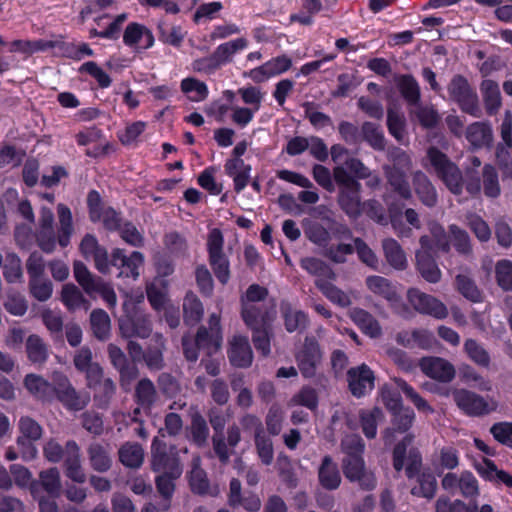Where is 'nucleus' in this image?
I'll use <instances>...</instances> for the list:
<instances>
[{"instance_id": "nucleus-1", "label": "nucleus", "mask_w": 512, "mask_h": 512, "mask_svg": "<svg viewBox=\"0 0 512 512\" xmlns=\"http://www.w3.org/2000/svg\"><path fill=\"white\" fill-rule=\"evenodd\" d=\"M414 435L406 434L393 448L392 460L393 467L400 472L405 467V475L411 480L416 478L417 485L411 488V494L416 497L431 500L437 492V479L432 470L427 467L422 469L423 459L418 448H410L408 455V446L413 442Z\"/></svg>"}, {"instance_id": "nucleus-2", "label": "nucleus", "mask_w": 512, "mask_h": 512, "mask_svg": "<svg viewBox=\"0 0 512 512\" xmlns=\"http://www.w3.org/2000/svg\"><path fill=\"white\" fill-rule=\"evenodd\" d=\"M427 159L436 176L454 195H461L464 188L463 173L456 163L436 146H430L426 152Z\"/></svg>"}, {"instance_id": "nucleus-3", "label": "nucleus", "mask_w": 512, "mask_h": 512, "mask_svg": "<svg viewBox=\"0 0 512 512\" xmlns=\"http://www.w3.org/2000/svg\"><path fill=\"white\" fill-rule=\"evenodd\" d=\"M333 176L339 187L338 203L340 207L349 217H358L361 214L359 182L341 166L334 168Z\"/></svg>"}, {"instance_id": "nucleus-4", "label": "nucleus", "mask_w": 512, "mask_h": 512, "mask_svg": "<svg viewBox=\"0 0 512 512\" xmlns=\"http://www.w3.org/2000/svg\"><path fill=\"white\" fill-rule=\"evenodd\" d=\"M447 90L451 100L458 105L462 112L475 118L482 116L477 92L466 77L461 74L454 75L448 84Z\"/></svg>"}, {"instance_id": "nucleus-5", "label": "nucleus", "mask_w": 512, "mask_h": 512, "mask_svg": "<svg viewBox=\"0 0 512 512\" xmlns=\"http://www.w3.org/2000/svg\"><path fill=\"white\" fill-rule=\"evenodd\" d=\"M73 273L78 284L88 295L99 294L110 308L116 306L117 297L113 288L101 277L91 273L83 262H74Z\"/></svg>"}, {"instance_id": "nucleus-6", "label": "nucleus", "mask_w": 512, "mask_h": 512, "mask_svg": "<svg viewBox=\"0 0 512 512\" xmlns=\"http://www.w3.org/2000/svg\"><path fill=\"white\" fill-rule=\"evenodd\" d=\"M54 50L53 55L58 57H71L75 52L73 44L66 43L63 35L54 36L51 40H14L11 43V51H19L28 56L37 53Z\"/></svg>"}, {"instance_id": "nucleus-7", "label": "nucleus", "mask_w": 512, "mask_h": 512, "mask_svg": "<svg viewBox=\"0 0 512 512\" xmlns=\"http://www.w3.org/2000/svg\"><path fill=\"white\" fill-rule=\"evenodd\" d=\"M54 396L69 411H81L90 402L87 392L78 391L69 378L61 373H53Z\"/></svg>"}, {"instance_id": "nucleus-8", "label": "nucleus", "mask_w": 512, "mask_h": 512, "mask_svg": "<svg viewBox=\"0 0 512 512\" xmlns=\"http://www.w3.org/2000/svg\"><path fill=\"white\" fill-rule=\"evenodd\" d=\"M386 410L390 413L391 428H386V438L390 430L406 433L415 421V412L409 406H404L402 397L386 389Z\"/></svg>"}, {"instance_id": "nucleus-9", "label": "nucleus", "mask_w": 512, "mask_h": 512, "mask_svg": "<svg viewBox=\"0 0 512 512\" xmlns=\"http://www.w3.org/2000/svg\"><path fill=\"white\" fill-rule=\"evenodd\" d=\"M224 239L222 232L214 228L210 231L207 240L209 263L217 279L226 284L230 278L229 261L223 253Z\"/></svg>"}, {"instance_id": "nucleus-10", "label": "nucleus", "mask_w": 512, "mask_h": 512, "mask_svg": "<svg viewBox=\"0 0 512 512\" xmlns=\"http://www.w3.org/2000/svg\"><path fill=\"white\" fill-rule=\"evenodd\" d=\"M452 396L457 407L469 417L488 415L497 407L495 402L490 404L483 396L467 389H456Z\"/></svg>"}, {"instance_id": "nucleus-11", "label": "nucleus", "mask_w": 512, "mask_h": 512, "mask_svg": "<svg viewBox=\"0 0 512 512\" xmlns=\"http://www.w3.org/2000/svg\"><path fill=\"white\" fill-rule=\"evenodd\" d=\"M107 353L111 365L119 373L120 387L124 391H129L132 383L140 375L139 368L136 364L131 363L124 351L114 343L108 344Z\"/></svg>"}, {"instance_id": "nucleus-12", "label": "nucleus", "mask_w": 512, "mask_h": 512, "mask_svg": "<svg viewBox=\"0 0 512 512\" xmlns=\"http://www.w3.org/2000/svg\"><path fill=\"white\" fill-rule=\"evenodd\" d=\"M409 303L420 314L435 319H445L448 316L446 305L436 297L426 294L417 288H410L407 292Z\"/></svg>"}, {"instance_id": "nucleus-13", "label": "nucleus", "mask_w": 512, "mask_h": 512, "mask_svg": "<svg viewBox=\"0 0 512 512\" xmlns=\"http://www.w3.org/2000/svg\"><path fill=\"white\" fill-rule=\"evenodd\" d=\"M73 365L78 372L84 373L89 388H96L100 384L104 371L102 366L94 361L92 350L83 346L75 351Z\"/></svg>"}, {"instance_id": "nucleus-14", "label": "nucleus", "mask_w": 512, "mask_h": 512, "mask_svg": "<svg viewBox=\"0 0 512 512\" xmlns=\"http://www.w3.org/2000/svg\"><path fill=\"white\" fill-rule=\"evenodd\" d=\"M175 448L171 447L170 452L166 450V444L155 437L152 443V463L151 468L156 473H170L172 476L182 474V466L177 457L173 454Z\"/></svg>"}, {"instance_id": "nucleus-15", "label": "nucleus", "mask_w": 512, "mask_h": 512, "mask_svg": "<svg viewBox=\"0 0 512 512\" xmlns=\"http://www.w3.org/2000/svg\"><path fill=\"white\" fill-rule=\"evenodd\" d=\"M119 330L121 336L125 339H131L133 337L146 339L152 334L153 326L147 314L134 309L127 314L125 320L120 322Z\"/></svg>"}, {"instance_id": "nucleus-16", "label": "nucleus", "mask_w": 512, "mask_h": 512, "mask_svg": "<svg viewBox=\"0 0 512 512\" xmlns=\"http://www.w3.org/2000/svg\"><path fill=\"white\" fill-rule=\"evenodd\" d=\"M301 374L305 378L316 376L317 368L322 361V352L314 338L306 337L302 349L296 355Z\"/></svg>"}, {"instance_id": "nucleus-17", "label": "nucleus", "mask_w": 512, "mask_h": 512, "mask_svg": "<svg viewBox=\"0 0 512 512\" xmlns=\"http://www.w3.org/2000/svg\"><path fill=\"white\" fill-rule=\"evenodd\" d=\"M341 466L346 479L357 482L362 489L372 490L376 486V478L366 469L363 457H344Z\"/></svg>"}, {"instance_id": "nucleus-18", "label": "nucleus", "mask_w": 512, "mask_h": 512, "mask_svg": "<svg viewBox=\"0 0 512 512\" xmlns=\"http://www.w3.org/2000/svg\"><path fill=\"white\" fill-rule=\"evenodd\" d=\"M419 367L427 377L442 383L451 382L456 375L454 365L441 357H422L419 361Z\"/></svg>"}, {"instance_id": "nucleus-19", "label": "nucleus", "mask_w": 512, "mask_h": 512, "mask_svg": "<svg viewBox=\"0 0 512 512\" xmlns=\"http://www.w3.org/2000/svg\"><path fill=\"white\" fill-rule=\"evenodd\" d=\"M347 382L351 394L354 397L360 398L372 391L375 384V376L366 364H361L347 371Z\"/></svg>"}, {"instance_id": "nucleus-20", "label": "nucleus", "mask_w": 512, "mask_h": 512, "mask_svg": "<svg viewBox=\"0 0 512 512\" xmlns=\"http://www.w3.org/2000/svg\"><path fill=\"white\" fill-rule=\"evenodd\" d=\"M241 317L250 330H255V328L272 326L276 317V310L274 306L268 304L248 305L241 307Z\"/></svg>"}, {"instance_id": "nucleus-21", "label": "nucleus", "mask_w": 512, "mask_h": 512, "mask_svg": "<svg viewBox=\"0 0 512 512\" xmlns=\"http://www.w3.org/2000/svg\"><path fill=\"white\" fill-rule=\"evenodd\" d=\"M63 468L66 477L73 482L83 484L86 481V474L81 462V450L74 440H68L66 442V455L63 458Z\"/></svg>"}, {"instance_id": "nucleus-22", "label": "nucleus", "mask_w": 512, "mask_h": 512, "mask_svg": "<svg viewBox=\"0 0 512 512\" xmlns=\"http://www.w3.org/2000/svg\"><path fill=\"white\" fill-rule=\"evenodd\" d=\"M144 257L142 253L134 251L130 256H126L122 249H114L111 254L112 266L120 270L119 276L132 277L136 279L139 276V268L143 265Z\"/></svg>"}, {"instance_id": "nucleus-23", "label": "nucleus", "mask_w": 512, "mask_h": 512, "mask_svg": "<svg viewBox=\"0 0 512 512\" xmlns=\"http://www.w3.org/2000/svg\"><path fill=\"white\" fill-rule=\"evenodd\" d=\"M228 358L235 367L247 368L252 364L253 352L246 336L232 337L229 342Z\"/></svg>"}, {"instance_id": "nucleus-24", "label": "nucleus", "mask_w": 512, "mask_h": 512, "mask_svg": "<svg viewBox=\"0 0 512 512\" xmlns=\"http://www.w3.org/2000/svg\"><path fill=\"white\" fill-rule=\"evenodd\" d=\"M189 484L192 492L198 495H210L212 497H217L220 494V489L217 485L210 487L207 474L201 468L200 456H195L192 459Z\"/></svg>"}, {"instance_id": "nucleus-25", "label": "nucleus", "mask_w": 512, "mask_h": 512, "mask_svg": "<svg viewBox=\"0 0 512 512\" xmlns=\"http://www.w3.org/2000/svg\"><path fill=\"white\" fill-rule=\"evenodd\" d=\"M166 350V340L164 336L156 332L153 334L151 344L144 352L143 362L151 371H160L165 366L164 352Z\"/></svg>"}, {"instance_id": "nucleus-26", "label": "nucleus", "mask_w": 512, "mask_h": 512, "mask_svg": "<svg viewBox=\"0 0 512 512\" xmlns=\"http://www.w3.org/2000/svg\"><path fill=\"white\" fill-rule=\"evenodd\" d=\"M318 481L325 490L329 491L338 489L342 482L338 465L330 455H325L322 458L318 467Z\"/></svg>"}, {"instance_id": "nucleus-27", "label": "nucleus", "mask_w": 512, "mask_h": 512, "mask_svg": "<svg viewBox=\"0 0 512 512\" xmlns=\"http://www.w3.org/2000/svg\"><path fill=\"white\" fill-rule=\"evenodd\" d=\"M86 452L89 465L94 471L105 473L111 469L113 460L108 445L92 442L88 445Z\"/></svg>"}, {"instance_id": "nucleus-28", "label": "nucleus", "mask_w": 512, "mask_h": 512, "mask_svg": "<svg viewBox=\"0 0 512 512\" xmlns=\"http://www.w3.org/2000/svg\"><path fill=\"white\" fill-rule=\"evenodd\" d=\"M159 400L155 384L147 377L141 378L135 385L134 401L144 411H150Z\"/></svg>"}, {"instance_id": "nucleus-29", "label": "nucleus", "mask_w": 512, "mask_h": 512, "mask_svg": "<svg viewBox=\"0 0 512 512\" xmlns=\"http://www.w3.org/2000/svg\"><path fill=\"white\" fill-rule=\"evenodd\" d=\"M23 384L28 392L37 400L51 402L54 398V383L48 382L40 375H26Z\"/></svg>"}, {"instance_id": "nucleus-30", "label": "nucleus", "mask_w": 512, "mask_h": 512, "mask_svg": "<svg viewBox=\"0 0 512 512\" xmlns=\"http://www.w3.org/2000/svg\"><path fill=\"white\" fill-rule=\"evenodd\" d=\"M413 188L421 203L427 207H434L438 197L435 187L422 171H416L412 178Z\"/></svg>"}, {"instance_id": "nucleus-31", "label": "nucleus", "mask_w": 512, "mask_h": 512, "mask_svg": "<svg viewBox=\"0 0 512 512\" xmlns=\"http://www.w3.org/2000/svg\"><path fill=\"white\" fill-rule=\"evenodd\" d=\"M386 182L390 187L389 197L395 196L404 201L412 199V190L407 173L386 169Z\"/></svg>"}, {"instance_id": "nucleus-32", "label": "nucleus", "mask_w": 512, "mask_h": 512, "mask_svg": "<svg viewBox=\"0 0 512 512\" xmlns=\"http://www.w3.org/2000/svg\"><path fill=\"white\" fill-rule=\"evenodd\" d=\"M416 268L420 275L429 283H438L441 279L435 255L427 252H416Z\"/></svg>"}, {"instance_id": "nucleus-33", "label": "nucleus", "mask_w": 512, "mask_h": 512, "mask_svg": "<svg viewBox=\"0 0 512 512\" xmlns=\"http://www.w3.org/2000/svg\"><path fill=\"white\" fill-rule=\"evenodd\" d=\"M285 329L289 332L303 331L308 325L307 315L295 309L288 301H282L280 305Z\"/></svg>"}, {"instance_id": "nucleus-34", "label": "nucleus", "mask_w": 512, "mask_h": 512, "mask_svg": "<svg viewBox=\"0 0 512 512\" xmlns=\"http://www.w3.org/2000/svg\"><path fill=\"white\" fill-rule=\"evenodd\" d=\"M463 352L476 366L489 369L491 365L490 353L478 340L467 338L463 344Z\"/></svg>"}, {"instance_id": "nucleus-35", "label": "nucleus", "mask_w": 512, "mask_h": 512, "mask_svg": "<svg viewBox=\"0 0 512 512\" xmlns=\"http://www.w3.org/2000/svg\"><path fill=\"white\" fill-rule=\"evenodd\" d=\"M480 89L486 113L489 116L496 115L502 104L499 85L493 80L486 79L482 81Z\"/></svg>"}, {"instance_id": "nucleus-36", "label": "nucleus", "mask_w": 512, "mask_h": 512, "mask_svg": "<svg viewBox=\"0 0 512 512\" xmlns=\"http://www.w3.org/2000/svg\"><path fill=\"white\" fill-rule=\"evenodd\" d=\"M118 458L125 467L138 469L144 462V450L138 443L126 442L119 448Z\"/></svg>"}, {"instance_id": "nucleus-37", "label": "nucleus", "mask_w": 512, "mask_h": 512, "mask_svg": "<svg viewBox=\"0 0 512 512\" xmlns=\"http://www.w3.org/2000/svg\"><path fill=\"white\" fill-rule=\"evenodd\" d=\"M397 88L403 99L409 105H419L421 100V91L420 86L413 75H400L397 79Z\"/></svg>"}, {"instance_id": "nucleus-38", "label": "nucleus", "mask_w": 512, "mask_h": 512, "mask_svg": "<svg viewBox=\"0 0 512 512\" xmlns=\"http://www.w3.org/2000/svg\"><path fill=\"white\" fill-rule=\"evenodd\" d=\"M180 476L181 474H176L175 476H172L170 473H159L155 477L156 490L163 500V510H168L170 508L171 499L176 489L175 481Z\"/></svg>"}, {"instance_id": "nucleus-39", "label": "nucleus", "mask_w": 512, "mask_h": 512, "mask_svg": "<svg viewBox=\"0 0 512 512\" xmlns=\"http://www.w3.org/2000/svg\"><path fill=\"white\" fill-rule=\"evenodd\" d=\"M61 301L69 311H75L80 308L88 310L89 301L84 297L81 290L72 283L65 284L61 290Z\"/></svg>"}, {"instance_id": "nucleus-40", "label": "nucleus", "mask_w": 512, "mask_h": 512, "mask_svg": "<svg viewBox=\"0 0 512 512\" xmlns=\"http://www.w3.org/2000/svg\"><path fill=\"white\" fill-rule=\"evenodd\" d=\"M386 126L389 133L397 140L399 144H409V138L406 129V119L403 114H399L389 109L386 115Z\"/></svg>"}, {"instance_id": "nucleus-41", "label": "nucleus", "mask_w": 512, "mask_h": 512, "mask_svg": "<svg viewBox=\"0 0 512 512\" xmlns=\"http://www.w3.org/2000/svg\"><path fill=\"white\" fill-rule=\"evenodd\" d=\"M466 139L474 147L488 146L493 140L492 129L489 124L474 122L466 129Z\"/></svg>"}, {"instance_id": "nucleus-42", "label": "nucleus", "mask_w": 512, "mask_h": 512, "mask_svg": "<svg viewBox=\"0 0 512 512\" xmlns=\"http://www.w3.org/2000/svg\"><path fill=\"white\" fill-rule=\"evenodd\" d=\"M25 348L27 357L32 363L42 365L46 362L49 355V348L40 336L36 334L28 336L25 342Z\"/></svg>"}, {"instance_id": "nucleus-43", "label": "nucleus", "mask_w": 512, "mask_h": 512, "mask_svg": "<svg viewBox=\"0 0 512 512\" xmlns=\"http://www.w3.org/2000/svg\"><path fill=\"white\" fill-rule=\"evenodd\" d=\"M89 320L94 337L100 341L107 340L111 332V320L107 312L103 309H94Z\"/></svg>"}, {"instance_id": "nucleus-44", "label": "nucleus", "mask_w": 512, "mask_h": 512, "mask_svg": "<svg viewBox=\"0 0 512 512\" xmlns=\"http://www.w3.org/2000/svg\"><path fill=\"white\" fill-rule=\"evenodd\" d=\"M196 344L202 349H207V353L211 354L217 351L221 345L220 327L206 328L200 326L195 336Z\"/></svg>"}, {"instance_id": "nucleus-45", "label": "nucleus", "mask_w": 512, "mask_h": 512, "mask_svg": "<svg viewBox=\"0 0 512 512\" xmlns=\"http://www.w3.org/2000/svg\"><path fill=\"white\" fill-rule=\"evenodd\" d=\"M301 267L316 279L335 280L336 274L323 260L315 257H305L300 260Z\"/></svg>"}, {"instance_id": "nucleus-46", "label": "nucleus", "mask_w": 512, "mask_h": 512, "mask_svg": "<svg viewBox=\"0 0 512 512\" xmlns=\"http://www.w3.org/2000/svg\"><path fill=\"white\" fill-rule=\"evenodd\" d=\"M57 212L59 218L57 241L60 246L66 247L73 232L71 211L66 205L58 204Z\"/></svg>"}, {"instance_id": "nucleus-47", "label": "nucleus", "mask_w": 512, "mask_h": 512, "mask_svg": "<svg viewBox=\"0 0 512 512\" xmlns=\"http://www.w3.org/2000/svg\"><path fill=\"white\" fill-rule=\"evenodd\" d=\"M315 286L327 297L331 302L341 306L348 307L351 305V299L349 295L336 287L330 281L324 279H316Z\"/></svg>"}, {"instance_id": "nucleus-48", "label": "nucleus", "mask_w": 512, "mask_h": 512, "mask_svg": "<svg viewBox=\"0 0 512 512\" xmlns=\"http://www.w3.org/2000/svg\"><path fill=\"white\" fill-rule=\"evenodd\" d=\"M395 383L405 395L406 399L410 401L419 412L425 414L434 413L433 407L404 379L397 378L395 379Z\"/></svg>"}, {"instance_id": "nucleus-49", "label": "nucleus", "mask_w": 512, "mask_h": 512, "mask_svg": "<svg viewBox=\"0 0 512 512\" xmlns=\"http://www.w3.org/2000/svg\"><path fill=\"white\" fill-rule=\"evenodd\" d=\"M39 483L44 491L52 497L60 494L62 484L61 475L57 467H50L39 473Z\"/></svg>"}, {"instance_id": "nucleus-50", "label": "nucleus", "mask_w": 512, "mask_h": 512, "mask_svg": "<svg viewBox=\"0 0 512 512\" xmlns=\"http://www.w3.org/2000/svg\"><path fill=\"white\" fill-rule=\"evenodd\" d=\"M353 321L371 337L381 335V326L374 317L363 309H354L351 313Z\"/></svg>"}, {"instance_id": "nucleus-51", "label": "nucleus", "mask_w": 512, "mask_h": 512, "mask_svg": "<svg viewBox=\"0 0 512 512\" xmlns=\"http://www.w3.org/2000/svg\"><path fill=\"white\" fill-rule=\"evenodd\" d=\"M386 262L396 270L407 267V258L400 244L392 238H386Z\"/></svg>"}, {"instance_id": "nucleus-52", "label": "nucleus", "mask_w": 512, "mask_h": 512, "mask_svg": "<svg viewBox=\"0 0 512 512\" xmlns=\"http://www.w3.org/2000/svg\"><path fill=\"white\" fill-rule=\"evenodd\" d=\"M190 433L192 441L198 447H204L207 444L209 428L205 418L199 412L191 416Z\"/></svg>"}, {"instance_id": "nucleus-53", "label": "nucleus", "mask_w": 512, "mask_h": 512, "mask_svg": "<svg viewBox=\"0 0 512 512\" xmlns=\"http://www.w3.org/2000/svg\"><path fill=\"white\" fill-rule=\"evenodd\" d=\"M435 512H478V505L475 501L469 504L461 500H450V498L441 496L435 503Z\"/></svg>"}, {"instance_id": "nucleus-54", "label": "nucleus", "mask_w": 512, "mask_h": 512, "mask_svg": "<svg viewBox=\"0 0 512 512\" xmlns=\"http://www.w3.org/2000/svg\"><path fill=\"white\" fill-rule=\"evenodd\" d=\"M404 206V203L391 202L388 204L387 212L389 214L390 223L398 236L410 237L412 229L405 226L402 221Z\"/></svg>"}, {"instance_id": "nucleus-55", "label": "nucleus", "mask_w": 512, "mask_h": 512, "mask_svg": "<svg viewBox=\"0 0 512 512\" xmlns=\"http://www.w3.org/2000/svg\"><path fill=\"white\" fill-rule=\"evenodd\" d=\"M184 320L187 324L198 323L203 316L201 301L193 293H187L183 301Z\"/></svg>"}, {"instance_id": "nucleus-56", "label": "nucleus", "mask_w": 512, "mask_h": 512, "mask_svg": "<svg viewBox=\"0 0 512 512\" xmlns=\"http://www.w3.org/2000/svg\"><path fill=\"white\" fill-rule=\"evenodd\" d=\"M455 285L458 292L471 302L478 303L482 301L481 291L469 276L458 274L455 277Z\"/></svg>"}, {"instance_id": "nucleus-57", "label": "nucleus", "mask_w": 512, "mask_h": 512, "mask_svg": "<svg viewBox=\"0 0 512 512\" xmlns=\"http://www.w3.org/2000/svg\"><path fill=\"white\" fill-rule=\"evenodd\" d=\"M482 181L484 194L489 198H497L500 195L499 178L496 168L491 164H485L482 168Z\"/></svg>"}, {"instance_id": "nucleus-58", "label": "nucleus", "mask_w": 512, "mask_h": 512, "mask_svg": "<svg viewBox=\"0 0 512 512\" xmlns=\"http://www.w3.org/2000/svg\"><path fill=\"white\" fill-rule=\"evenodd\" d=\"M386 157L392 162V168L387 167L388 171H403L407 173L412 166V161L407 152L398 147H389L386 151Z\"/></svg>"}, {"instance_id": "nucleus-59", "label": "nucleus", "mask_w": 512, "mask_h": 512, "mask_svg": "<svg viewBox=\"0 0 512 512\" xmlns=\"http://www.w3.org/2000/svg\"><path fill=\"white\" fill-rule=\"evenodd\" d=\"M17 429L21 435L35 442L39 441L44 433L41 424L33 417L24 415L17 422Z\"/></svg>"}, {"instance_id": "nucleus-60", "label": "nucleus", "mask_w": 512, "mask_h": 512, "mask_svg": "<svg viewBox=\"0 0 512 512\" xmlns=\"http://www.w3.org/2000/svg\"><path fill=\"white\" fill-rule=\"evenodd\" d=\"M254 445L258 458L265 466H269L274 460V447L272 439L266 434L254 437Z\"/></svg>"}, {"instance_id": "nucleus-61", "label": "nucleus", "mask_w": 512, "mask_h": 512, "mask_svg": "<svg viewBox=\"0 0 512 512\" xmlns=\"http://www.w3.org/2000/svg\"><path fill=\"white\" fill-rule=\"evenodd\" d=\"M4 308L14 316H23L28 310L25 296L15 290H9L3 303Z\"/></svg>"}, {"instance_id": "nucleus-62", "label": "nucleus", "mask_w": 512, "mask_h": 512, "mask_svg": "<svg viewBox=\"0 0 512 512\" xmlns=\"http://www.w3.org/2000/svg\"><path fill=\"white\" fill-rule=\"evenodd\" d=\"M382 418V411L376 407L372 410H363L360 412V422L364 435L367 438H374L377 431V421Z\"/></svg>"}, {"instance_id": "nucleus-63", "label": "nucleus", "mask_w": 512, "mask_h": 512, "mask_svg": "<svg viewBox=\"0 0 512 512\" xmlns=\"http://www.w3.org/2000/svg\"><path fill=\"white\" fill-rule=\"evenodd\" d=\"M29 292L40 302H45L51 298L53 292V284L49 279L44 277L29 279Z\"/></svg>"}, {"instance_id": "nucleus-64", "label": "nucleus", "mask_w": 512, "mask_h": 512, "mask_svg": "<svg viewBox=\"0 0 512 512\" xmlns=\"http://www.w3.org/2000/svg\"><path fill=\"white\" fill-rule=\"evenodd\" d=\"M495 277L497 284L504 291H512V262L507 259L498 261L495 266Z\"/></svg>"}]
</instances>
